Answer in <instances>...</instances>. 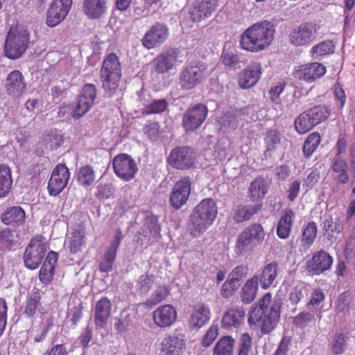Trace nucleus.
<instances>
[{
    "label": "nucleus",
    "mask_w": 355,
    "mask_h": 355,
    "mask_svg": "<svg viewBox=\"0 0 355 355\" xmlns=\"http://www.w3.org/2000/svg\"><path fill=\"white\" fill-rule=\"evenodd\" d=\"M281 303L274 301L272 303V295L266 293L256 303L248 314V322L250 327L257 325L262 334L270 333L279 321Z\"/></svg>",
    "instance_id": "obj_1"
},
{
    "label": "nucleus",
    "mask_w": 355,
    "mask_h": 355,
    "mask_svg": "<svg viewBox=\"0 0 355 355\" xmlns=\"http://www.w3.org/2000/svg\"><path fill=\"white\" fill-rule=\"evenodd\" d=\"M276 30L268 21L256 23L248 28L240 36V47L246 51L258 53L271 45Z\"/></svg>",
    "instance_id": "obj_2"
},
{
    "label": "nucleus",
    "mask_w": 355,
    "mask_h": 355,
    "mask_svg": "<svg viewBox=\"0 0 355 355\" xmlns=\"http://www.w3.org/2000/svg\"><path fill=\"white\" fill-rule=\"evenodd\" d=\"M218 214L216 202L211 198L202 200L190 214L187 228L193 238L202 236L213 224Z\"/></svg>",
    "instance_id": "obj_3"
},
{
    "label": "nucleus",
    "mask_w": 355,
    "mask_h": 355,
    "mask_svg": "<svg viewBox=\"0 0 355 355\" xmlns=\"http://www.w3.org/2000/svg\"><path fill=\"white\" fill-rule=\"evenodd\" d=\"M100 78L105 92L110 95L114 94L119 87L121 78V65L116 53H110L104 58Z\"/></svg>",
    "instance_id": "obj_4"
},
{
    "label": "nucleus",
    "mask_w": 355,
    "mask_h": 355,
    "mask_svg": "<svg viewBox=\"0 0 355 355\" xmlns=\"http://www.w3.org/2000/svg\"><path fill=\"white\" fill-rule=\"evenodd\" d=\"M29 42L30 35L27 30L17 25L12 26L5 41V55L12 60L19 58L26 51Z\"/></svg>",
    "instance_id": "obj_5"
},
{
    "label": "nucleus",
    "mask_w": 355,
    "mask_h": 355,
    "mask_svg": "<svg viewBox=\"0 0 355 355\" xmlns=\"http://www.w3.org/2000/svg\"><path fill=\"white\" fill-rule=\"evenodd\" d=\"M265 236L264 229L261 223L250 224L238 235L234 252L238 256H242L247 252H252L263 241Z\"/></svg>",
    "instance_id": "obj_6"
},
{
    "label": "nucleus",
    "mask_w": 355,
    "mask_h": 355,
    "mask_svg": "<svg viewBox=\"0 0 355 355\" xmlns=\"http://www.w3.org/2000/svg\"><path fill=\"white\" fill-rule=\"evenodd\" d=\"M330 114L329 110L324 105L311 107L298 115L294 121V127L298 134L304 135L315 126L326 121Z\"/></svg>",
    "instance_id": "obj_7"
},
{
    "label": "nucleus",
    "mask_w": 355,
    "mask_h": 355,
    "mask_svg": "<svg viewBox=\"0 0 355 355\" xmlns=\"http://www.w3.org/2000/svg\"><path fill=\"white\" fill-rule=\"evenodd\" d=\"M207 66L200 62L185 64L182 69L178 84L182 89H191L205 78Z\"/></svg>",
    "instance_id": "obj_8"
},
{
    "label": "nucleus",
    "mask_w": 355,
    "mask_h": 355,
    "mask_svg": "<svg viewBox=\"0 0 355 355\" xmlns=\"http://www.w3.org/2000/svg\"><path fill=\"white\" fill-rule=\"evenodd\" d=\"M320 26L313 22H304L293 28L288 34V40L295 46H307L317 37Z\"/></svg>",
    "instance_id": "obj_9"
},
{
    "label": "nucleus",
    "mask_w": 355,
    "mask_h": 355,
    "mask_svg": "<svg viewBox=\"0 0 355 355\" xmlns=\"http://www.w3.org/2000/svg\"><path fill=\"white\" fill-rule=\"evenodd\" d=\"M42 236L33 237L24 254V266L30 269L37 268L41 264L47 250L46 243Z\"/></svg>",
    "instance_id": "obj_10"
},
{
    "label": "nucleus",
    "mask_w": 355,
    "mask_h": 355,
    "mask_svg": "<svg viewBox=\"0 0 355 355\" xmlns=\"http://www.w3.org/2000/svg\"><path fill=\"white\" fill-rule=\"evenodd\" d=\"M96 94L97 89L94 84H85L77 96L76 105L71 112L72 118L78 119L84 116L94 103Z\"/></svg>",
    "instance_id": "obj_11"
},
{
    "label": "nucleus",
    "mask_w": 355,
    "mask_h": 355,
    "mask_svg": "<svg viewBox=\"0 0 355 355\" xmlns=\"http://www.w3.org/2000/svg\"><path fill=\"white\" fill-rule=\"evenodd\" d=\"M112 165L116 175L126 182L134 179L138 171L135 161L126 153L116 155L112 160Z\"/></svg>",
    "instance_id": "obj_12"
},
{
    "label": "nucleus",
    "mask_w": 355,
    "mask_h": 355,
    "mask_svg": "<svg viewBox=\"0 0 355 355\" xmlns=\"http://www.w3.org/2000/svg\"><path fill=\"white\" fill-rule=\"evenodd\" d=\"M208 114V107L202 103L196 104L188 108L182 116V126L186 132L198 129L205 122Z\"/></svg>",
    "instance_id": "obj_13"
},
{
    "label": "nucleus",
    "mask_w": 355,
    "mask_h": 355,
    "mask_svg": "<svg viewBox=\"0 0 355 355\" xmlns=\"http://www.w3.org/2000/svg\"><path fill=\"white\" fill-rule=\"evenodd\" d=\"M167 162L174 168L187 170L194 165L193 151L189 146L176 147L170 152Z\"/></svg>",
    "instance_id": "obj_14"
},
{
    "label": "nucleus",
    "mask_w": 355,
    "mask_h": 355,
    "mask_svg": "<svg viewBox=\"0 0 355 355\" xmlns=\"http://www.w3.org/2000/svg\"><path fill=\"white\" fill-rule=\"evenodd\" d=\"M3 88L8 96L21 98L27 89V83L23 73L19 70L10 72L3 82Z\"/></svg>",
    "instance_id": "obj_15"
},
{
    "label": "nucleus",
    "mask_w": 355,
    "mask_h": 355,
    "mask_svg": "<svg viewBox=\"0 0 355 355\" xmlns=\"http://www.w3.org/2000/svg\"><path fill=\"white\" fill-rule=\"evenodd\" d=\"M191 182L189 177H183L175 182L169 196L170 205L175 209L187 203L191 194Z\"/></svg>",
    "instance_id": "obj_16"
},
{
    "label": "nucleus",
    "mask_w": 355,
    "mask_h": 355,
    "mask_svg": "<svg viewBox=\"0 0 355 355\" xmlns=\"http://www.w3.org/2000/svg\"><path fill=\"white\" fill-rule=\"evenodd\" d=\"M180 51L176 48L169 49L159 53L153 60V71L157 74H165L175 68Z\"/></svg>",
    "instance_id": "obj_17"
},
{
    "label": "nucleus",
    "mask_w": 355,
    "mask_h": 355,
    "mask_svg": "<svg viewBox=\"0 0 355 355\" xmlns=\"http://www.w3.org/2000/svg\"><path fill=\"white\" fill-rule=\"evenodd\" d=\"M334 262L332 256L324 250L314 252L306 262V270L313 275H320L329 270Z\"/></svg>",
    "instance_id": "obj_18"
},
{
    "label": "nucleus",
    "mask_w": 355,
    "mask_h": 355,
    "mask_svg": "<svg viewBox=\"0 0 355 355\" xmlns=\"http://www.w3.org/2000/svg\"><path fill=\"white\" fill-rule=\"evenodd\" d=\"M70 173L64 164H58L52 171L48 183V190L51 196H55L67 187Z\"/></svg>",
    "instance_id": "obj_19"
},
{
    "label": "nucleus",
    "mask_w": 355,
    "mask_h": 355,
    "mask_svg": "<svg viewBox=\"0 0 355 355\" xmlns=\"http://www.w3.org/2000/svg\"><path fill=\"white\" fill-rule=\"evenodd\" d=\"M168 37V27L162 23L156 22L145 33L141 44L147 49H154L162 44Z\"/></svg>",
    "instance_id": "obj_20"
},
{
    "label": "nucleus",
    "mask_w": 355,
    "mask_h": 355,
    "mask_svg": "<svg viewBox=\"0 0 355 355\" xmlns=\"http://www.w3.org/2000/svg\"><path fill=\"white\" fill-rule=\"evenodd\" d=\"M73 0H53L47 12L46 24L55 27L62 22L68 15Z\"/></svg>",
    "instance_id": "obj_21"
},
{
    "label": "nucleus",
    "mask_w": 355,
    "mask_h": 355,
    "mask_svg": "<svg viewBox=\"0 0 355 355\" xmlns=\"http://www.w3.org/2000/svg\"><path fill=\"white\" fill-rule=\"evenodd\" d=\"M218 6V0H196L189 9L191 20L199 23L210 17Z\"/></svg>",
    "instance_id": "obj_22"
},
{
    "label": "nucleus",
    "mask_w": 355,
    "mask_h": 355,
    "mask_svg": "<svg viewBox=\"0 0 355 355\" xmlns=\"http://www.w3.org/2000/svg\"><path fill=\"white\" fill-rule=\"evenodd\" d=\"M326 73V67L320 63L312 62L298 66L293 73L295 79L312 83Z\"/></svg>",
    "instance_id": "obj_23"
},
{
    "label": "nucleus",
    "mask_w": 355,
    "mask_h": 355,
    "mask_svg": "<svg viewBox=\"0 0 355 355\" xmlns=\"http://www.w3.org/2000/svg\"><path fill=\"white\" fill-rule=\"evenodd\" d=\"M211 318L209 305L200 302L193 306L188 320V325L191 330H198L204 327Z\"/></svg>",
    "instance_id": "obj_24"
},
{
    "label": "nucleus",
    "mask_w": 355,
    "mask_h": 355,
    "mask_svg": "<svg viewBox=\"0 0 355 355\" xmlns=\"http://www.w3.org/2000/svg\"><path fill=\"white\" fill-rule=\"evenodd\" d=\"M177 317V311L171 304L159 306L153 313L154 323L162 328L171 326L176 321Z\"/></svg>",
    "instance_id": "obj_25"
},
{
    "label": "nucleus",
    "mask_w": 355,
    "mask_h": 355,
    "mask_svg": "<svg viewBox=\"0 0 355 355\" xmlns=\"http://www.w3.org/2000/svg\"><path fill=\"white\" fill-rule=\"evenodd\" d=\"M245 310L242 306H233L227 309L221 319L223 329H238L243 324Z\"/></svg>",
    "instance_id": "obj_26"
},
{
    "label": "nucleus",
    "mask_w": 355,
    "mask_h": 355,
    "mask_svg": "<svg viewBox=\"0 0 355 355\" xmlns=\"http://www.w3.org/2000/svg\"><path fill=\"white\" fill-rule=\"evenodd\" d=\"M112 303L107 297H103L94 307V324L97 328L103 329L107 324L111 315Z\"/></svg>",
    "instance_id": "obj_27"
},
{
    "label": "nucleus",
    "mask_w": 355,
    "mask_h": 355,
    "mask_svg": "<svg viewBox=\"0 0 355 355\" xmlns=\"http://www.w3.org/2000/svg\"><path fill=\"white\" fill-rule=\"evenodd\" d=\"M295 214L291 208H286L281 213L276 227L277 236L281 239H288L291 233Z\"/></svg>",
    "instance_id": "obj_28"
},
{
    "label": "nucleus",
    "mask_w": 355,
    "mask_h": 355,
    "mask_svg": "<svg viewBox=\"0 0 355 355\" xmlns=\"http://www.w3.org/2000/svg\"><path fill=\"white\" fill-rule=\"evenodd\" d=\"M261 74V66L259 63L249 65L239 74V86L243 89L253 87L259 81Z\"/></svg>",
    "instance_id": "obj_29"
},
{
    "label": "nucleus",
    "mask_w": 355,
    "mask_h": 355,
    "mask_svg": "<svg viewBox=\"0 0 355 355\" xmlns=\"http://www.w3.org/2000/svg\"><path fill=\"white\" fill-rule=\"evenodd\" d=\"M58 259L57 252L50 251L48 253L39 272V279L42 284H49L52 282Z\"/></svg>",
    "instance_id": "obj_30"
},
{
    "label": "nucleus",
    "mask_w": 355,
    "mask_h": 355,
    "mask_svg": "<svg viewBox=\"0 0 355 355\" xmlns=\"http://www.w3.org/2000/svg\"><path fill=\"white\" fill-rule=\"evenodd\" d=\"M107 0H84L83 11L90 19H98L103 17L107 12Z\"/></svg>",
    "instance_id": "obj_31"
},
{
    "label": "nucleus",
    "mask_w": 355,
    "mask_h": 355,
    "mask_svg": "<svg viewBox=\"0 0 355 355\" xmlns=\"http://www.w3.org/2000/svg\"><path fill=\"white\" fill-rule=\"evenodd\" d=\"M269 185L262 176L255 178L248 189V196L254 202L261 201L268 192Z\"/></svg>",
    "instance_id": "obj_32"
},
{
    "label": "nucleus",
    "mask_w": 355,
    "mask_h": 355,
    "mask_svg": "<svg viewBox=\"0 0 355 355\" xmlns=\"http://www.w3.org/2000/svg\"><path fill=\"white\" fill-rule=\"evenodd\" d=\"M186 342L183 336L171 334L166 336L162 342V352L165 355H180L185 347Z\"/></svg>",
    "instance_id": "obj_33"
},
{
    "label": "nucleus",
    "mask_w": 355,
    "mask_h": 355,
    "mask_svg": "<svg viewBox=\"0 0 355 355\" xmlns=\"http://www.w3.org/2000/svg\"><path fill=\"white\" fill-rule=\"evenodd\" d=\"M26 214L19 206L7 209L1 216V221L7 225L20 226L25 222Z\"/></svg>",
    "instance_id": "obj_34"
},
{
    "label": "nucleus",
    "mask_w": 355,
    "mask_h": 355,
    "mask_svg": "<svg viewBox=\"0 0 355 355\" xmlns=\"http://www.w3.org/2000/svg\"><path fill=\"white\" fill-rule=\"evenodd\" d=\"M278 268L279 266L276 261H271L262 268L261 274L258 275L262 289L266 290L273 284L277 276Z\"/></svg>",
    "instance_id": "obj_35"
},
{
    "label": "nucleus",
    "mask_w": 355,
    "mask_h": 355,
    "mask_svg": "<svg viewBox=\"0 0 355 355\" xmlns=\"http://www.w3.org/2000/svg\"><path fill=\"white\" fill-rule=\"evenodd\" d=\"M262 208L261 203L254 205H239L234 210L233 218L237 223L249 220Z\"/></svg>",
    "instance_id": "obj_36"
},
{
    "label": "nucleus",
    "mask_w": 355,
    "mask_h": 355,
    "mask_svg": "<svg viewBox=\"0 0 355 355\" xmlns=\"http://www.w3.org/2000/svg\"><path fill=\"white\" fill-rule=\"evenodd\" d=\"M258 285L259 276L257 275L246 281L241 292V298L243 303L248 304L254 301L257 293Z\"/></svg>",
    "instance_id": "obj_37"
},
{
    "label": "nucleus",
    "mask_w": 355,
    "mask_h": 355,
    "mask_svg": "<svg viewBox=\"0 0 355 355\" xmlns=\"http://www.w3.org/2000/svg\"><path fill=\"white\" fill-rule=\"evenodd\" d=\"M318 235V227L315 222H309L302 229L301 235V246L308 250L313 244Z\"/></svg>",
    "instance_id": "obj_38"
},
{
    "label": "nucleus",
    "mask_w": 355,
    "mask_h": 355,
    "mask_svg": "<svg viewBox=\"0 0 355 355\" xmlns=\"http://www.w3.org/2000/svg\"><path fill=\"white\" fill-rule=\"evenodd\" d=\"M41 293L39 289L34 288L28 295L24 307V314L28 317H33L37 311L42 306Z\"/></svg>",
    "instance_id": "obj_39"
},
{
    "label": "nucleus",
    "mask_w": 355,
    "mask_h": 355,
    "mask_svg": "<svg viewBox=\"0 0 355 355\" xmlns=\"http://www.w3.org/2000/svg\"><path fill=\"white\" fill-rule=\"evenodd\" d=\"M12 184L11 170L5 164L0 165V198L6 197Z\"/></svg>",
    "instance_id": "obj_40"
},
{
    "label": "nucleus",
    "mask_w": 355,
    "mask_h": 355,
    "mask_svg": "<svg viewBox=\"0 0 355 355\" xmlns=\"http://www.w3.org/2000/svg\"><path fill=\"white\" fill-rule=\"evenodd\" d=\"M235 340L230 336L221 337L213 349V355H233Z\"/></svg>",
    "instance_id": "obj_41"
},
{
    "label": "nucleus",
    "mask_w": 355,
    "mask_h": 355,
    "mask_svg": "<svg viewBox=\"0 0 355 355\" xmlns=\"http://www.w3.org/2000/svg\"><path fill=\"white\" fill-rule=\"evenodd\" d=\"M96 180L95 171L93 167L87 164L81 166L77 173V180L80 185L85 188L92 186Z\"/></svg>",
    "instance_id": "obj_42"
},
{
    "label": "nucleus",
    "mask_w": 355,
    "mask_h": 355,
    "mask_svg": "<svg viewBox=\"0 0 355 355\" xmlns=\"http://www.w3.org/2000/svg\"><path fill=\"white\" fill-rule=\"evenodd\" d=\"M85 243V232L83 230H74L68 239V248L71 254H76L81 251Z\"/></svg>",
    "instance_id": "obj_43"
},
{
    "label": "nucleus",
    "mask_w": 355,
    "mask_h": 355,
    "mask_svg": "<svg viewBox=\"0 0 355 355\" xmlns=\"http://www.w3.org/2000/svg\"><path fill=\"white\" fill-rule=\"evenodd\" d=\"M117 250L110 247L101 257L98 262V269L101 272H110L112 270Z\"/></svg>",
    "instance_id": "obj_44"
},
{
    "label": "nucleus",
    "mask_w": 355,
    "mask_h": 355,
    "mask_svg": "<svg viewBox=\"0 0 355 355\" xmlns=\"http://www.w3.org/2000/svg\"><path fill=\"white\" fill-rule=\"evenodd\" d=\"M321 141L320 135L318 132L311 133L305 139L303 145V153L305 157H310Z\"/></svg>",
    "instance_id": "obj_45"
},
{
    "label": "nucleus",
    "mask_w": 355,
    "mask_h": 355,
    "mask_svg": "<svg viewBox=\"0 0 355 355\" xmlns=\"http://www.w3.org/2000/svg\"><path fill=\"white\" fill-rule=\"evenodd\" d=\"M237 355H252V338L248 333L242 334L238 340Z\"/></svg>",
    "instance_id": "obj_46"
},
{
    "label": "nucleus",
    "mask_w": 355,
    "mask_h": 355,
    "mask_svg": "<svg viewBox=\"0 0 355 355\" xmlns=\"http://www.w3.org/2000/svg\"><path fill=\"white\" fill-rule=\"evenodd\" d=\"M170 291L166 286H158L150 297L147 299L144 302V305L147 307H152L160 303L169 295Z\"/></svg>",
    "instance_id": "obj_47"
},
{
    "label": "nucleus",
    "mask_w": 355,
    "mask_h": 355,
    "mask_svg": "<svg viewBox=\"0 0 355 355\" xmlns=\"http://www.w3.org/2000/svg\"><path fill=\"white\" fill-rule=\"evenodd\" d=\"M17 234L15 231L6 228L0 230V249L10 250L15 244Z\"/></svg>",
    "instance_id": "obj_48"
},
{
    "label": "nucleus",
    "mask_w": 355,
    "mask_h": 355,
    "mask_svg": "<svg viewBox=\"0 0 355 355\" xmlns=\"http://www.w3.org/2000/svg\"><path fill=\"white\" fill-rule=\"evenodd\" d=\"M168 105V103L164 98L154 100L145 106L144 109L142 110V114L150 115L162 113L167 109Z\"/></svg>",
    "instance_id": "obj_49"
},
{
    "label": "nucleus",
    "mask_w": 355,
    "mask_h": 355,
    "mask_svg": "<svg viewBox=\"0 0 355 355\" xmlns=\"http://www.w3.org/2000/svg\"><path fill=\"white\" fill-rule=\"evenodd\" d=\"M334 51V44L331 41L327 40L314 45L311 49L312 58H316L318 56L332 53Z\"/></svg>",
    "instance_id": "obj_50"
},
{
    "label": "nucleus",
    "mask_w": 355,
    "mask_h": 355,
    "mask_svg": "<svg viewBox=\"0 0 355 355\" xmlns=\"http://www.w3.org/2000/svg\"><path fill=\"white\" fill-rule=\"evenodd\" d=\"M154 283V275L144 274L139 276L137 282V288L140 293L146 294L151 289Z\"/></svg>",
    "instance_id": "obj_51"
},
{
    "label": "nucleus",
    "mask_w": 355,
    "mask_h": 355,
    "mask_svg": "<svg viewBox=\"0 0 355 355\" xmlns=\"http://www.w3.org/2000/svg\"><path fill=\"white\" fill-rule=\"evenodd\" d=\"M239 286L240 284L236 283L227 277L220 291L221 296L225 299L230 298L234 295Z\"/></svg>",
    "instance_id": "obj_52"
},
{
    "label": "nucleus",
    "mask_w": 355,
    "mask_h": 355,
    "mask_svg": "<svg viewBox=\"0 0 355 355\" xmlns=\"http://www.w3.org/2000/svg\"><path fill=\"white\" fill-rule=\"evenodd\" d=\"M218 331V325L217 324H212L207 330L205 336L202 338V346L205 348L211 346L218 337L219 334Z\"/></svg>",
    "instance_id": "obj_53"
},
{
    "label": "nucleus",
    "mask_w": 355,
    "mask_h": 355,
    "mask_svg": "<svg viewBox=\"0 0 355 355\" xmlns=\"http://www.w3.org/2000/svg\"><path fill=\"white\" fill-rule=\"evenodd\" d=\"M83 306L79 304L78 306H74L69 309L67 313V319L72 326H76L83 315Z\"/></svg>",
    "instance_id": "obj_54"
},
{
    "label": "nucleus",
    "mask_w": 355,
    "mask_h": 355,
    "mask_svg": "<svg viewBox=\"0 0 355 355\" xmlns=\"http://www.w3.org/2000/svg\"><path fill=\"white\" fill-rule=\"evenodd\" d=\"M249 272V268L247 264H241L235 267L229 274L228 277L236 283L239 282L247 277Z\"/></svg>",
    "instance_id": "obj_55"
},
{
    "label": "nucleus",
    "mask_w": 355,
    "mask_h": 355,
    "mask_svg": "<svg viewBox=\"0 0 355 355\" xmlns=\"http://www.w3.org/2000/svg\"><path fill=\"white\" fill-rule=\"evenodd\" d=\"M320 178V172L317 169L312 170L303 180V187L306 192L311 190Z\"/></svg>",
    "instance_id": "obj_56"
},
{
    "label": "nucleus",
    "mask_w": 355,
    "mask_h": 355,
    "mask_svg": "<svg viewBox=\"0 0 355 355\" xmlns=\"http://www.w3.org/2000/svg\"><path fill=\"white\" fill-rule=\"evenodd\" d=\"M159 127L158 122L148 121L143 128V131L150 140H155L159 135Z\"/></svg>",
    "instance_id": "obj_57"
},
{
    "label": "nucleus",
    "mask_w": 355,
    "mask_h": 355,
    "mask_svg": "<svg viewBox=\"0 0 355 355\" xmlns=\"http://www.w3.org/2000/svg\"><path fill=\"white\" fill-rule=\"evenodd\" d=\"M315 320V317L313 313L302 312L294 317V324L300 327L307 326L311 322Z\"/></svg>",
    "instance_id": "obj_58"
},
{
    "label": "nucleus",
    "mask_w": 355,
    "mask_h": 355,
    "mask_svg": "<svg viewBox=\"0 0 355 355\" xmlns=\"http://www.w3.org/2000/svg\"><path fill=\"white\" fill-rule=\"evenodd\" d=\"M280 135L277 130H270L267 132L265 141L268 150H272L275 148L277 144L280 142Z\"/></svg>",
    "instance_id": "obj_59"
},
{
    "label": "nucleus",
    "mask_w": 355,
    "mask_h": 355,
    "mask_svg": "<svg viewBox=\"0 0 355 355\" xmlns=\"http://www.w3.org/2000/svg\"><path fill=\"white\" fill-rule=\"evenodd\" d=\"M223 63L229 67H239L240 58L237 54L233 53H223L221 57Z\"/></svg>",
    "instance_id": "obj_60"
},
{
    "label": "nucleus",
    "mask_w": 355,
    "mask_h": 355,
    "mask_svg": "<svg viewBox=\"0 0 355 355\" xmlns=\"http://www.w3.org/2000/svg\"><path fill=\"white\" fill-rule=\"evenodd\" d=\"M8 306L3 298H0V337L5 331L7 324Z\"/></svg>",
    "instance_id": "obj_61"
},
{
    "label": "nucleus",
    "mask_w": 355,
    "mask_h": 355,
    "mask_svg": "<svg viewBox=\"0 0 355 355\" xmlns=\"http://www.w3.org/2000/svg\"><path fill=\"white\" fill-rule=\"evenodd\" d=\"M285 85V83H278L270 87L268 94L270 100L273 103H279L280 95L284 92Z\"/></svg>",
    "instance_id": "obj_62"
},
{
    "label": "nucleus",
    "mask_w": 355,
    "mask_h": 355,
    "mask_svg": "<svg viewBox=\"0 0 355 355\" xmlns=\"http://www.w3.org/2000/svg\"><path fill=\"white\" fill-rule=\"evenodd\" d=\"M306 289L304 286H297L293 288L290 293L289 300L292 304H297L304 297Z\"/></svg>",
    "instance_id": "obj_63"
},
{
    "label": "nucleus",
    "mask_w": 355,
    "mask_h": 355,
    "mask_svg": "<svg viewBox=\"0 0 355 355\" xmlns=\"http://www.w3.org/2000/svg\"><path fill=\"white\" fill-rule=\"evenodd\" d=\"M301 182L298 180L293 181L287 190V198L291 202H293L299 195Z\"/></svg>",
    "instance_id": "obj_64"
}]
</instances>
